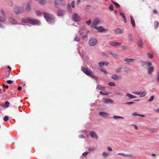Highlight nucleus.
I'll use <instances>...</instances> for the list:
<instances>
[{
  "label": "nucleus",
  "mask_w": 159,
  "mask_h": 159,
  "mask_svg": "<svg viewBox=\"0 0 159 159\" xmlns=\"http://www.w3.org/2000/svg\"><path fill=\"white\" fill-rule=\"evenodd\" d=\"M22 22L27 23H29L32 25H39L40 24L39 20L35 19H32L30 18L23 19Z\"/></svg>",
  "instance_id": "f257e3e1"
},
{
  "label": "nucleus",
  "mask_w": 159,
  "mask_h": 159,
  "mask_svg": "<svg viewBox=\"0 0 159 159\" xmlns=\"http://www.w3.org/2000/svg\"><path fill=\"white\" fill-rule=\"evenodd\" d=\"M81 70L82 71L87 75H89L91 74L92 73V71L90 69L86 68L84 66L81 67Z\"/></svg>",
  "instance_id": "f03ea898"
},
{
  "label": "nucleus",
  "mask_w": 159,
  "mask_h": 159,
  "mask_svg": "<svg viewBox=\"0 0 159 159\" xmlns=\"http://www.w3.org/2000/svg\"><path fill=\"white\" fill-rule=\"evenodd\" d=\"M94 28L97 30L99 33L107 32V29L103 28L102 26L95 27Z\"/></svg>",
  "instance_id": "7ed1b4c3"
},
{
  "label": "nucleus",
  "mask_w": 159,
  "mask_h": 159,
  "mask_svg": "<svg viewBox=\"0 0 159 159\" xmlns=\"http://www.w3.org/2000/svg\"><path fill=\"white\" fill-rule=\"evenodd\" d=\"M44 17L45 19L48 20H53L54 19V17L49 13L44 12Z\"/></svg>",
  "instance_id": "20e7f679"
},
{
  "label": "nucleus",
  "mask_w": 159,
  "mask_h": 159,
  "mask_svg": "<svg viewBox=\"0 0 159 159\" xmlns=\"http://www.w3.org/2000/svg\"><path fill=\"white\" fill-rule=\"evenodd\" d=\"M98 43L96 39L94 38L91 39L89 41V43L90 46H93L96 45Z\"/></svg>",
  "instance_id": "39448f33"
},
{
  "label": "nucleus",
  "mask_w": 159,
  "mask_h": 159,
  "mask_svg": "<svg viewBox=\"0 0 159 159\" xmlns=\"http://www.w3.org/2000/svg\"><path fill=\"white\" fill-rule=\"evenodd\" d=\"M100 22V20L99 19H95L93 21L91 25V27H94V28H95V27H97V25L99 24Z\"/></svg>",
  "instance_id": "423d86ee"
},
{
  "label": "nucleus",
  "mask_w": 159,
  "mask_h": 159,
  "mask_svg": "<svg viewBox=\"0 0 159 159\" xmlns=\"http://www.w3.org/2000/svg\"><path fill=\"white\" fill-rule=\"evenodd\" d=\"M121 42H117L115 41H111L109 43V44L111 45L114 47H119L122 44Z\"/></svg>",
  "instance_id": "0eeeda50"
},
{
  "label": "nucleus",
  "mask_w": 159,
  "mask_h": 159,
  "mask_svg": "<svg viewBox=\"0 0 159 159\" xmlns=\"http://www.w3.org/2000/svg\"><path fill=\"white\" fill-rule=\"evenodd\" d=\"M72 19L75 21H77L80 20V17L76 14H74L72 16Z\"/></svg>",
  "instance_id": "6e6552de"
},
{
  "label": "nucleus",
  "mask_w": 159,
  "mask_h": 159,
  "mask_svg": "<svg viewBox=\"0 0 159 159\" xmlns=\"http://www.w3.org/2000/svg\"><path fill=\"white\" fill-rule=\"evenodd\" d=\"M90 135L93 138H95L97 139H98V137L96 134L93 131H91L90 132Z\"/></svg>",
  "instance_id": "1a4fd4ad"
},
{
  "label": "nucleus",
  "mask_w": 159,
  "mask_h": 159,
  "mask_svg": "<svg viewBox=\"0 0 159 159\" xmlns=\"http://www.w3.org/2000/svg\"><path fill=\"white\" fill-rule=\"evenodd\" d=\"M135 60V59H134L129 58H125L124 59V61L127 63L134 62Z\"/></svg>",
  "instance_id": "9d476101"
},
{
  "label": "nucleus",
  "mask_w": 159,
  "mask_h": 159,
  "mask_svg": "<svg viewBox=\"0 0 159 159\" xmlns=\"http://www.w3.org/2000/svg\"><path fill=\"white\" fill-rule=\"evenodd\" d=\"M114 93L117 94L122 95L123 93L122 90L120 89H117L114 91Z\"/></svg>",
  "instance_id": "9b49d317"
},
{
  "label": "nucleus",
  "mask_w": 159,
  "mask_h": 159,
  "mask_svg": "<svg viewBox=\"0 0 159 159\" xmlns=\"http://www.w3.org/2000/svg\"><path fill=\"white\" fill-rule=\"evenodd\" d=\"M20 7L17 6H15L14 8V11L16 14H20L21 11L19 10Z\"/></svg>",
  "instance_id": "f8f14e48"
},
{
  "label": "nucleus",
  "mask_w": 159,
  "mask_h": 159,
  "mask_svg": "<svg viewBox=\"0 0 159 159\" xmlns=\"http://www.w3.org/2000/svg\"><path fill=\"white\" fill-rule=\"evenodd\" d=\"M8 20L12 24H17V21L16 20L11 17H9Z\"/></svg>",
  "instance_id": "ddd939ff"
},
{
  "label": "nucleus",
  "mask_w": 159,
  "mask_h": 159,
  "mask_svg": "<svg viewBox=\"0 0 159 159\" xmlns=\"http://www.w3.org/2000/svg\"><path fill=\"white\" fill-rule=\"evenodd\" d=\"M103 102L106 103H112L114 101L113 100H111L110 99L106 98L104 100Z\"/></svg>",
  "instance_id": "4468645a"
},
{
  "label": "nucleus",
  "mask_w": 159,
  "mask_h": 159,
  "mask_svg": "<svg viewBox=\"0 0 159 159\" xmlns=\"http://www.w3.org/2000/svg\"><path fill=\"white\" fill-rule=\"evenodd\" d=\"M64 11L61 9H59L58 11L57 16H62L64 14Z\"/></svg>",
  "instance_id": "2eb2a0df"
},
{
  "label": "nucleus",
  "mask_w": 159,
  "mask_h": 159,
  "mask_svg": "<svg viewBox=\"0 0 159 159\" xmlns=\"http://www.w3.org/2000/svg\"><path fill=\"white\" fill-rule=\"evenodd\" d=\"M117 154L119 155L122 156L124 157H132V156H133L131 155H129V154L126 155L124 153H118Z\"/></svg>",
  "instance_id": "dca6fc26"
},
{
  "label": "nucleus",
  "mask_w": 159,
  "mask_h": 159,
  "mask_svg": "<svg viewBox=\"0 0 159 159\" xmlns=\"http://www.w3.org/2000/svg\"><path fill=\"white\" fill-rule=\"evenodd\" d=\"M138 45L140 48H143V43L141 40L139 39L138 40Z\"/></svg>",
  "instance_id": "f3484780"
},
{
  "label": "nucleus",
  "mask_w": 159,
  "mask_h": 159,
  "mask_svg": "<svg viewBox=\"0 0 159 159\" xmlns=\"http://www.w3.org/2000/svg\"><path fill=\"white\" fill-rule=\"evenodd\" d=\"M144 65H146L147 67H149L152 65V63L150 61H146L143 62Z\"/></svg>",
  "instance_id": "a211bd4d"
},
{
  "label": "nucleus",
  "mask_w": 159,
  "mask_h": 159,
  "mask_svg": "<svg viewBox=\"0 0 159 159\" xmlns=\"http://www.w3.org/2000/svg\"><path fill=\"white\" fill-rule=\"evenodd\" d=\"M9 106V102L8 101H6L4 104L3 103L1 104V106L5 107H8Z\"/></svg>",
  "instance_id": "6ab92c4d"
},
{
  "label": "nucleus",
  "mask_w": 159,
  "mask_h": 159,
  "mask_svg": "<svg viewBox=\"0 0 159 159\" xmlns=\"http://www.w3.org/2000/svg\"><path fill=\"white\" fill-rule=\"evenodd\" d=\"M120 15L124 19V22L125 23H126L127 22L124 13L121 12H120Z\"/></svg>",
  "instance_id": "aec40b11"
},
{
  "label": "nucleus",
  "mask_w": 159,
  "mask_h": 159,
  "mask_svg": "<svg viewBox=\"0 0 159 159\" xmlns=\"http://www.w3.org/2000/svg\"><path fill=\"white\" fill-rule=\"evenodd\" d=\"M154 68L153 67H151L149 68L148 70V74L149 75L151 74L152 72L153 71Z\"/></svg>",
  "instance_id": "412c9836"
},
{
  "label": "nucleus",
  "mask_w": 159,
  "mask_h": 159,
  "mask_svg": "<svg viewBox=\"0 0 159 159\" xmlns=\"http://www.w3.org/2000/svg\"><path fill=\"white\" fill-rule=\"evenodd\" d=\"M115 32L117 34H119L121 33L122 31L120 29L116 28L115 29Z\"/></svg>",
  "instance_id": "4be33fe9"
},
{
  "label": "nucleus",
  "mask_w": 159,
  "mask_h": 159,
  "mask_svg": "<svg viewBox=\"0 0 159 159\" xmlns=\"http://www.w3.org/2000/svg\"><path fill=\"white\" fill-rule=\"evenodd\" d=\"M130 18L131 20V22L132 24V26L134 27L135 26V22L134 20V19L133 17L132 16H130Z\"/></svg>",
  "instance_id": "5701e85b"
},
{
  "label": "nucleus",
  "mask_w": 159,
  "mask_h": 159,
  "mask_svg": "<svg viewBox=\"0 0 159 159\" xmlns=\"http://www.w3.org/2000/svg\"><path fill=\"white\" fill-rule=\"evenodd\" d=\"M99 114L102 116H109V114L105 112H100Z\"/></svg>",
  "instance_id": "b1692460"
},
{
  "label": "nucleus",
  "mask_w": 159,
  "mask_h": 159,
  "mask_svg": "<svg viewBox=\"0 0 159 159\" xmlns=\"http://www.w3.org/2000/svg\"><path fill=\"white\" fill-rule=\"evenodd\" d=\"M109 54L112 55L113 57H115L116 58H118L119 57V55H117L115 53H113L111 52H109Z\"/></svg>",
  "instance_id": "393cba45"
},
{
  "label": "nucleus",
  "mask_w": 159,
  "mask_h": 159,
  "mask_svg": "<svg viewBox=\"0 0 159 159\" xmlns=\"http://www.w3.org/2000/svg\"><path fill=\"white\" fill-rule=\"evenodd\" d=\"M126 96L127 97H128L130 99L136 98V96H134L129 93H127L126 94Z\"/></svg>",
  "instance_id": "a878e982"
},
{
  "label": "nucleus",
  "mask_w": 159,
  "mask_h": 159,
  "mask_svg": "<svg viewBox=\"0 0 159 159\" xmlns=\"http://www.w3.org/2000/svg\"><path fill=\"white\" fill-rule=\"evenodd\" d=\"M89 76L92 78L95 79L96 80H98V78L96 76L94 75L92 73Z\"/></svg>",
  "instance_id": "bb28decb"
},
{
  "label": "nucleus",
  "mask_w": 159,
  "mask_h": 159,
  "mask_svg": "<svg viewBox=\"0 0 159 159\" xmlns=\"http://www.w3.org/2000/svg\"><path fill=\"white\" fill-rule=\"evenodd\" d=\"M31 8L29 5L27 4L25 8V10L26 11H30Z\"/></svg>",
  "instance_id": "cd10ccee"
},
{
  "label": "nucleus",
  "mask_w": 159,
  "mask_h": 159,
  "mask_svg": "<svg viewBox=\"0 0 159 159\" xmlns=\"http://www.w3.org/2000/svg\"><path fill=\"white\" fill-rule=\"evenodd\" d=\"M102 155L103 157L105 158H106L108 156V154L105 152H103Z\"/></svg>",
  "instance_id": "c85d7f7f"
},
{
  "label": "nucleus",
  "mask_w": 159,
  "mask_h": 159,
  "mask_svg": "<svg viewBox=\"0 0 159 159\" xmlns=\"http://www.w3.org/2000/svg\"><path fill=\"white\" fill-rule=\"evenodd\" d=\"M147 57L149 58H152L153 57V54H150L149 53H147Z\"/></svg>",
  "instance_id": "c756f323"
},
{
  "label": "nucleus",
  "mask_w": 159,
  "mask_h": 159,
  "mask_svg": "<svg viewBox=\"0 0 159 159\" xmlns=\"http://www.w3.org/2000/svg\"><path fill=\"white\" fill-rule=\"evenodd\" d=\"M111 2L114 4L115 5V6H116V7L117 8H118V7H120V5L118 4V3H117L116 2H114L113 1L111 0Z\"/></svg>",
  "instance_id": "7c9ffc66"
},
{
  "label": "nucleus",
  "mask_w": 159,
  "mask_h": 159,
  "mask_svg": "<svg viewBox=\"0 0 159 159\" xmlns=\"http://www.w3.org/2000/svg\"><path fill=\"white\" fill-rule=\"evenodd\" d=\"M61 0H55L54 1V3L55 5H59L61 2Z\"/></svg>",
  "instance_id": "2f4dec72"
},
{
  "label": "nucleus",
  "mask_w": 159,
  "mask_h": 159,
  "mask_svg": "<svg viewBox=\"0 0 159 159\" xmlns=\"http://www.w3.org/2000/svg\"><path fill=\"white\" fill-rule=\"evenodd\" d=\"M111 78L114 80H117L119 79L118 76L115 75H113L111 76Z\"/></svg>",
  "instance_id": "473e14b6"
},
{
  "label": "nucleus",
  "mask_w": 159,
  "mask_h": 159,
  "mask_svg": "<svg viewBox=\"0 0 159 159\" xmlns=\"http://www.w3.org/2000/svg\"><path fill=\"white\" fill-rule=\"evenodd\" d=\"M158 25V22L157 21H155L154 22V26L155 28L156 29L157 28Z\"/></svg>",
  "instance_id": "72a5a7b5"
},
{
  "label": "nucleus",
  "mask_w": 159,
  "mask_h": 159,
  "mask_svg": "<svg viewBox=\"0 0 159 159\" xmlns=\"http://www.w3.org/2000/svg\"><path fill=\"white\" fill-rule=\"evenodd\" d=\"M67 8L68 11L70 12L71 11L70 5V4H68L67 5Z\"/></svg>",
  "instance_id": "f704fd0d"
},
{
  "label": "nucleus",
  "mask_w": 159,
  "mask_h": 159,
  "mask_svg": "<svg viewBox=\"0 0 159 159\" xmlns=\"http://www.w3.org/2000/svg\"><path fill=\"white\" fill-rule=\"evenodd\" d=\"M105 62L104 61H101L98 63L99 66L100 67H102L103 66L105 65Z\"/></svg>",
  "instance_id": "c9c22d12"
},
{
  "label": "nucleus",
  "mask_w": 159,
  "mask_h": 159,
  "mask_svg": "<svg viewBox=\"0 0 159 159\" xmlns=\"http://www.w3.org/2000/svg\"><path fill=\"white\" fill-rule=\"evenodd\" d=\"M133 35L131 34H129V40L132 41H133V39L132 38Z\"/></svg>",
  "instance_id": "e433bc0d"
},
{
  "label": "nucleus",
  "mask_w": 159,
  "mask_h": 159,
  "mask_svg": "<svg viewBox=\"0 0 159 159\" xmlns=\"http://www.w3.org/2000/svg\"><path fill=\"white\" fill-rule=\"evenodd\" d=\"M6 20V19L4 17L0 16V21L4 22Z\"/></svg>",
  "instance_id": "4c0bfd02"
},
{
  "label": "nucleus",
  "mask_w": 159,
  "mask_h": 159,
  "mask_svg": "<svg viewBox=\"0 0 159 159\" xmlns=\"http://www.w3.org/2000/svg\"><path fill=\"white\" fill-rule=\"evenodd\" d=\"M45 0H40L39 2V3L41 5H43L45 3Z\"/></svg>",
  "instance_id": "58836bf2"
},
{
  "label": "nucleus",
  "mask_w": 159,
  "mask_h": 159,
  "mask_svg": "<svg viewBox=\"0 0 159 159\" xmlns=\"http://www.w3.org/2000/svg\"><path fill=\"white\" fill-rule=\"evenodd\" d=\"M121 67H119L116 70L115 72L116 73H120L121 72Z\"/></svg>",
  "instance_id": "ea45409f"
},
{
  "label": "nucleus",
  "mask_w": 159,
  "mask_h": 159,
  "mask_svg": "<svg viewBox=\"0 0 159 159\" xmlns=\"http://www.w3.org/2000/svg\"><path fill=\"white\" fill-rule=\"evenodd\" d=\"M108 84L111 86H115V84L113 82H110L108 83Z\"/></svg>",
  "instance_id": "a19ab883"
},
{
  "label": "nucleus",
  "mask_w": 159,
  "mask_h": 159,
  "mask_svg": "<svg viewBox=\"0 0 159 159\" xmlns=\"http://www.w3.org/2000/svg\"><path fill=\"white\" fill-rule=\"evenodd\" d=\"M157 129H152L149 130V131L151 132H155L157 131Z\"/></svg>",
  "instance_id": "79ce46f5"
},
{
  "label": "nucleus",
  "mask_w": 159,
  "mask_h": 159,
  "mask_svg": "<svg viewBox=\"0 0 159 159\" xmlns=\"http://www.w3.org/2000/svg\"><path fill=\"white\" fill-rule=\"evenodd\" d=\"M132 93L138 95H140L141 94V92H138L137 91L133 92H132Z\"/></svg>",
  "instance_id": "37998d69"
},
{
  "label": "nucleus",
  "mask_w": 159,
  "mask_h": 159,
  "mask_svg": "<svg viewBox=\"0 0 159 159\" xmlns=\"http://www.w3.org/2000/svg\"><path fill=\"white\" fill-rule=\"evenodd\" d=\"M97 88L100 90H102L104 88V87H102L100 85H98L97 87Z\"/></svg>",
  "instance_id": "c03bdc74"
},
{
  "label": "nucleus",
  "mask_w": 159,
  "mask_h": 159,
  "mask_svg": "<svg viewBox=\"0 0 159 159\" xmlns=\"http://www.w3.org/2000/svg\"><path fill=\"white\" fill-rule=\"evenodd\" d=\"M113 118L115 119H116L117 118H123V117L119 116H113Z\"/></svg>",
  "instance_id": "a18cd8bd"
},
{
  "label": "nucleus",
  "mask_w": 159,
  "mask_h": 159,
  "mask_svg": "<svg viewBox=\"0 0 159 159\" xmlns=\"http://www.w3.org/2000/svg\"><path fill=\"white\" fill-rule=\"evenodd\" d=\"M109 9L111 11H113V5L111 4L109 6Z\"/></svg>",
  "instance_id": "49530a36"
},
{
  "label": "nucleus",
  "mask_w": 159,
  "mask_h": 159,
  "mask_svg": "<svg viewBox=\"0 0 159 159\" xmlns=\"http://www.w3.org/2000/svg\"><path fill=\"white\" fill-rule=\"evenodd\" d=\"M88 150L89 151H92L95 150L96 149L93 148H88Z\"/></svg>",
  "instance_id": "de8ad7c7"
},
{
  "label": "nucleus",
  "mask_w": 159,
  "mask_h": 159,
  "mask_svg": "<svg viewBox=\"0 0 159 159\" xmlns=\"http://www.w3.org/2000/svg\"><path fill=\"white\" fill-rule=\"evenodd\" d=\"M154 97L153 96H152L148 100V101L149 102H151L154 99Z\"/></svg>",
  "instance_id": "09e8293b"
},
{
  "label": "nucleus",
  "mask_w": 159,
  "mask_h": 159,
  "mask_svg": "<svg viewBox=\"0 0 159 159\" xmlns=\"http://www.w3.org/2000/svg\"><path fill=\"white\" fill-rule=\"evenodd\" d=\"M156 79L157 82L159 83V72L157 73V74Z\"/></svg>",
  "instance_id": "8fccbe9b"
},
{
  "label": "nucleus",
  "mask_w": 159,
  "mask_h": 159,
  "mask_svg": "<svg viewBox=\"0 0 159 159\" xmlns=\"http://www.w3.org/2000/svg\"><path fill=\"white\" fill-rule=\"evenodd\" d=\"M141 94H140L141 95V97H144L146 94V92H141Z\"/></svg>",
  "instance_id": "3c124183"
},
{
  "label": "nucleus",
  "mask_w": 159,
  "mask_h": 159,
  "mask_svg": "<svg viewBox=\"0 0 159 159\" xmlns=\"http://www.w3.org/2000/svg\"><path fill=\"white\" fill-rule=\"evenodd\" d=\"M1 12L2 14L5 17V13L4 11L3 10H1Z\"/></svg>",
  "instance_id": "603ef678"
},
{
  "label": "nucleus",
  "mask_w": 159,
  "mask_h": 159,
  "mask_svg": "<svg viewBox=\"0 0 159 159\" xmlns=\"http://www.w3.org/2000/svg\"><path fill=\"white\" fill-rule=\"evenodd\" d=\"M9 119L8 117L7 116H5L4 118V120L6 121L8 120Z\"/></svg>",
  "instance_id": "864d4df0"
},
{
  "label": "nucleus",
  "mask_w": 159,
  "mask_h": 159,
  "mask_svg": "<svg viewBox=\"0 0 159 159\" xmlns=\"http://www.w3.org/2000/svg\"><path fill=\"white\" fill-rule=\"evenodd\" d=\"M79 33L80 35L84 33V31L83 30L81 29L79 31Z\"/></svg>",
  "instance_id": "5fc2aeb1"
},
{
  "label": "nucleus",
  "mask_w": 159,
  "mask_h": 159,
  "mask_svg": "<svg viewBox=\"0 0 159 159\" xmlns=\"http://www.w3.org/2000/svg\"><path fill=\"white\" fill-rule=\"evenodd\" d=\"M35 12L37 16H39L41 15V12L39 11H36Z\"/></svg>",
  "instance_id": "6e6d98bb"
},
{
  "label": "nucleus",
  "mask_w": 159,
  "mask_h": 159,
  "mask_svg": "<svg viewBox=\"0 0 159 159\" xmlns=\"http://www.w3.org/2000/svg\"><path fill=\"white\" fill-rule=\"evenodd\" d=\"M88 152H85L82 154V156L83 157H85L88 155Z\"/></svg>",
  "instance_id": "4d7b16f0"
},
{
  "label": "nucleus",
  "mask_w": 159,
  "mask_h": 159,
  "mask_svg": "<svg viewBox=\"0 0 159 159\" xmlns=\"http://www.w3.org/2000/svg\"><path fill=\"white\" fill-rule=\"evenodd\" d=\"M86 22L88 25H90L91 23V21L89 20V21H86Z\"/></svg>",
  "instance_id": "13d9d810"
},
{
  "label": "nucleus",
  "mask_w": 159,
  "mask_h": 159,
  "mask_svg": "<svg viewBox=\"0 0 159 159\" xmlns=\"http://www.w3.org/2000/svg\"><path fill=\"white\" fill-rule=\"evenodd\" d=\"M75 2L74 1H72L71 4L72 7L74 8L75 7Z\"/></svg>",
  "instance_id": "bf43d9fd"
},
{
  "label": "nucleus",
  "mask_w": 159,
  "mask_h": 159,
  "mask_svg": "<svg viewBox=\"0 0 159 159\" xmlns=\"http://www.w3.org/2000/svg\"><path fill=\"white\" fill-rule=\"evenodd\" d=\"M13 81L11 80H8L7 81V82L9 84H11L13 83Z\"/></svg>",
  "instance_id": "052dcab7"
},
{
  "label": "nucleus",
  "mask_w": 159,
  "mask_h": 159,
  "mask_svg": "<svg viewBox=\"0 0 159 159\" xmlns=\"http://www.w3.org/2000/svg\"><path fill=\"white\" fill-rule=\"evenodd\" d=\"M107 149L108 151H111L112 150V148L110 147H107Z\"/></svg>",
  "instance_id": "680f3d73"
},
{
  "label": "nucleus",
  "mask_w": 159,
  "mask_h": 159,
  "mask_svg": "<svg viewBox=\"0 0 159 159\" xmlns=\"http://www.w3.org/2000/svg\"><path fill=\"white\" fill-rule=\"evenodd\" d=\"M75 41L78 42L79 40V38L77 37H76L75 38Z\"/></svg>",
  "instance_id": "e2e57ef3"
},
{
  "label": "nucleus",
  "mask_w": 159,
  "mask_h": 159,
  "mask_svg": "<svg viewBox=\"0 0 159 159\" xmlns=\"http://www.w3.org/2000/svg\"><path fill=\"white\" fill-rule=\"evenodd\" d=\"M126 103L128 104H132L134 103V102H128Z\"/></svg>",
  "instance_id": "0e129e2a"
},
{
  "label": "nucleus",
  "mask_w": 159,
  "mask_h": 159,
  "mask_svg": "<svg viewBox=\"0 0 159 159\" xmlns=\"http://www.w3.org/2000/svg\"><path fill=\"white\" fill-rule=\"evenodd\" d=\"M120 47L122 49H125L126 48V46H121Z\"/></svg>",
  "instance_id": "69168bd1"
},
{
  "label": "nucleus",
  "mask_w": 159,
  "mask_h": 159,
  "mask_svg": "<svg viewBox=\"0 0 159 159\" xmlns=\"http://www.w3.org/2000/svg\"><path fill=\"white\" fill-rule=\"evenodd\" d=\"M132 116H138L139 114H137L136 113H133L132 114Z\"/></svg>",
  "instance_id": "338daca9"
},
{
  "label": "nucleus",
  "mask_w": 159,
  "mask_h": 159,
  "mask_svg": "<svg viewBox=\"0 0 159 159\" xmlns=\"http://www.w3.org/2000/svg\"><path fill=\"white\" fill-rule=\"evenodd\" d=\"M154 111L156 112H159V109H155L154 110Z\"/></svg>",
  "instance_id": "774afa93"
}]
</instances>
